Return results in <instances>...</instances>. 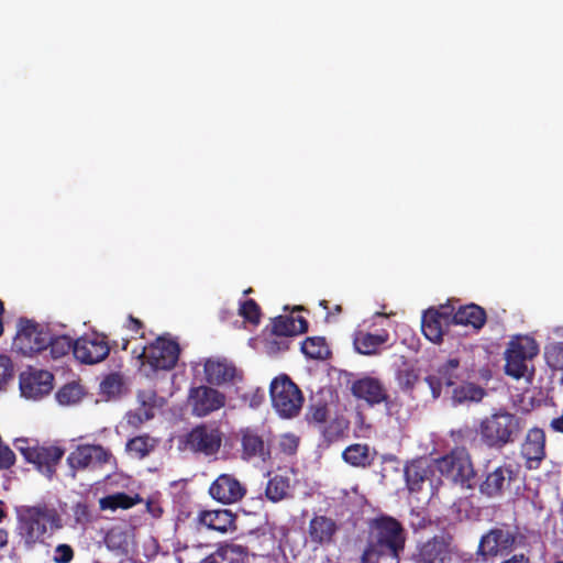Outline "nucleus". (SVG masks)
<instances>
[{"label": "nucleus", "mask_w": 563, "mask_h": 563, "mask_svg": "<svg viewBox=\"0 0 563 563\" xmlns=\"http://www.w3.org/2000/svg\"><path fill=\"white\" fill-rule=\"evenodd\" d=\"M460 361L457 358H450L440 365L434 373L428 375L424 380L428 384L433 399H438L443 390V387H452L459 379Z\"/></svg>", "instance_id": "obj_22"}, {"label": "nucleus", "mask_w": 563, "mask_h": 563, "mask_svg": "<svg viewBox=\"0 0 563 563\" xmlns=\"http://www.w3.org/2000/svg\"><path fill=\"white\" fill-rule=\"evenodd\" d=\"M49 559L53 563H71L75 559V550L68 543H58L52 550Z\"/></svg>", "instance_id": "obj_43"}, {"label": "nucleus", "mask_w": 563, "mask_h": 563, "mask_svg": "<svg viewBox=\"0 0 563 563\" xmlns=\"http://www.w3.org/2000/svg\"><path fill=\"white\" fill-rule=\"evenodd\" d=\"M153 417V408L147 407L145 402H143L141 407L126 413V423L134 429H139L144 422L151 420Z\"/></svg>", "instance_id": "obj_41"}, {"label": "nucleus", "mask_w": 563, "mask_h": 563, "mask_svg": "<svg viewBox=\"0 0 563 563\" xmlns=\"http://www.w3.org/2000/svg\"><path fill=\"white\" fill-rule=\"evenodd\" d=\"M517 472L511 463H504L488 471L479 484V492L488 498L501 497L516 481Z\"/></svg>", "instance_id": "obj_18"}, {"label": "nucleus", "mask_w": 563, "mask_h": 563, "mask_svg": "<svg viewBox=\"0 0 563 563\" xmlns=\"http://www.w3.org/2000/svg\"><path fill=\"white\" fill-rule=\"evenodd\" d=\"M550 428L555 432L563 433V411L561 416L551 420Z\"/></svg>", "instance_id": "obj_56"}, {"label": "nucleus", "mask_w": 563, "mask_h": 563, "mask_svg": "<svg viewBox=\"0 0 563 563\" xmlns=\"http://www.w3.org/2000/svg\"><path fill=\"white\" fill-rule=\"evenodd\" d=\"M222 444V432L213 424L200 423L185 437V448L206 457L216 455Z\"/></svg>", "instance_id": "obj_11"}, {"label": "nucleus", "mask_w": 563, "mask_h": 563, "mask_svg": "<svg viewBox=\"0 0 563 563\" xmlns=\"http://www.w3.org/2000/svg\"><path fill=\"white\" fill-rule=\"evenodd\" d=\"M84 396L82 388L77 383H70L63 386L56 394V399L60 405H73L78 402Z\"/></svg>", "instance_id": "obj_38"}, {"label": "nucleus", "mask_w": 563, "mask_h": 563, "mask_svg": "<svg viewBox=\"0 0 563 563\" xmlns=\"http://www.w3.org/2000/svg\"><path fill=\"white\" fill-rule=\"evenodd\" d=\"M431 311L438 312L439 318L442 319L444 324H455V312L457 309L449 301L445 305H440L439 308H430Z\"/></svg>", "instance_id": "obj_47"}, {"label": "nucleus", "mask_w": 563, "mask_h": 563, "mask_svg": "<svg viewBox=\"0 0 563 563\" xmlns=\"http://www.w3.org/2000/svg\"><path fill=\"white\" fill-rule=\"evenodd\" d=\"M3 311H4L3 302L0 300V335L3 332V322H2Z\"/></svg>", "instance_id": "obj_60"}, {"label": "nucleus", "mask_w": 563, "mask_h": 563, "mask_svg": "<svg viewBox=\"0 0 563 563\" xmlns=\"http://www.w3.org/2000/svg\"><path fill=\"white\" fill-rule=\"evenodd\" d=\"M132 354L140 362V369L151 376L177 365L180 345L169 333H164L142 349H133Z\"/></svg>", "instance_id": "obj_2"}, {"label": "nucleus", "mask_w": 563, "mask_h": 563, "mask_svg": "<svg viewBox=\"0 0 563 563\" xmlns=\"http://www.w3.org/2000/svg\"><path fill=\"white\" fill-rule=\"evenodd\" d=\"M351 394L358 400L374 407L384 404L388 411L393 410L394 401L390 399L384 383L373 376H363L352 382Z\"/></svg>", "instance_id": "obj_13"}, {"label": "nucleus", "mask_w": 563, "mask_h": 563, "mask_svg": "<svg viewBox=\"0 0 563 563\" xmlns=\"http://www.w3.org/2000/svg\"><path fill=\"white\" fill-rule=\"evenodd\" d=\"M388 340L389 333L384 329L375 334L364 330H357L353 334V345L356 352L363 355L378 354Z\"/></svg>", "instance_id": "obj_25"}, {"label": "nucleus", "mask_w": 563, "mask_h": 563, "mask_svg": "<svg viewBox=\"0 0 563 563\" xmlns=\"http://www.w3.org/2000/svg\"><path fill=\"white\" fill-rule=\"evenodd\" d=\"M210 497L219 504L232 505L242 500L247 489L233 474H220L209 486Z\"/></svg>", "instance_id": "obj_17"}, {"label": "nucleus", "mask_w": 563, "mask_h": 563, "mask_svg": "<svg viewBox=\"0 0 563 563\" xmlns=\"http://www.w3.org/2000/svg\"><path fill=\"white\" fill-rule=\"evenodd\" d=\"M203 371L206 380L211 385H223L227 383H233L236 378H242V375L239 373L235 365L225 358L207 360Z\"/></svg>", "instance_id": "obj_24"}, {"label": "nucleus", "mask_w": 563, "mask_h": 563, "mask_svg": "<svg viewBox=\"0 0 563 563\" xmlns=\"http://www.w3.org/2000/svg\"><path fill=\"white\" fill-rule=\"evenodd\" d=\"M266 349L269 354H276L289 349V338L276 336L266 342Z\"/></svg>", "instance_id": "obj_49"}, {"label": "nucleus", "mask_w": 563, "mask_h": 563, "mask_svg": "<svg viewBox=\"0 0 563 563\" xmlns=\"http://www.w3.org/2000/svg\"><path fill=\"white\" fill-rule=\"evenodd\" d=\"M544 357L547 364L552 369L563 372V342H555L547 345Z\"/></svg>", "instance_id": "obj_39"}, {"label": "nucleus", "mask_w": 563, "mask_h": 563, "mask_svg": "<svg viewBox=\"0 0 563 563\" xmlns=\"http://www.w3.org/2000/svg\"><path fill=\"white\" fill-rule=\"evenodd\" d=\"M158 439L148 434L136 435L125 444L126 452L140 460L148 456L158 445Z\"/></svg>", "instance_id": "obj_33"}, {"label": "nucleus", "mask_w": 563, "mask_h": 563, "mask_svg": "<svg viewBox=\"0 0 563 563\" xmlns=\"http://www.w3.org/2000/svg\"><path fill=\"white\" fill-rule=\"evenodd\" d=\"M329 416L328 405L325 402L311 404L307 412L309 423L324 424Z\"/></svg>", "instance_id": "obj_44"}, {"label": "nucleus", "mask_w": 563, "mask_h": 563, "mask_svg": "<svg viewBox=\"0 0 563 563\" xmlns=\"http://www.w3.org/2000/svg\"><path fill=\"white\" fill-rule=\"evenodd\" d=\"M545 443L547 437L543 429L534 427L528 430L520 446V454L528 470L539 468L547 456Z\"/></svg>", "instance_id": "obj_21"}, {"label": "nucleus", "mask_w": 563, "mask_h": 563, "mask_svg": "<svg viewBox=\"0 0 563 563\" xmlns=\"http://www.w3.org/2000/svg\"><path fill=\"white\" fill-rule=\"evenodd\" d=\"M522 419L506 410L484 418L478 428L481 441L492 450H501L514 443L522 431Z\"/></svg>", "instance_id": "obj_3"}, {"label": "nucleus", "mask_w": 563, "mask_h": 563, "mask_svg": "<svg viewBox=\"0 0 563 563\" xmlns=\"http://www.w3.org/2000/svg\"><path fill=\"white\" fill-rule=\"evenodd\" d=\"M252 291V288H249L247 290H245V294H251Z\"/></svg>", "instance_id": "obj_63"}, {"label": "nucleus", "mask_w": 563, "mask_h": 563, "mask_svg": "<svg viewBox=\"0 0 563 563\" xmlns=\"http://www.w3.org/2000/svg\"><path fill=\"white\" fill-rule=\"evenodd\" d=\"M228 550L231 553L238 554L240 556H246L247 555V549L240 544H231L228 547Z\"/></svg>", "instance_id": "obj_58"}, {"label": "nucleus", "mask_w": 563, "mask_h": 563, "mask_svg": "<svg viewBox=\"0 0 563 563\" xmlns=\"http://www.w3.org/2000/svg\"><path fill=\"white\" fill-rule=\"evenodd\" d=\"M501 563H531L530 559L523 554H514L511 558L503 561Z\"/></svg>", "instance_id": "obj_57"}, {"label": "nucleus", "mask_w": 563, "mask_h": 563, "mask_svg": "<svg viewBox=\"0 0 563 563\" xmlns=\"http://www.w3.org/2000/svg\"><path fill=\"white\" fill-rule=\"evenodd\" d=\"M111 347L104 334H85L75 340L74 357L82 364H97L108 357Z\"/></svg>", "instance_id": "obj_14"}, {"label": "nucleus", "mask_w": 563, "mask_h": 563, "mask_svg": "<svg viewBox=\"0 0 563 563\" xmlns=\"http://www.w3.org/2000/svg\"><path fill=\"white\" fill-rule=\"evenodd\" d=\"M487 321V314L483 307L476 303L460 306L455 312V324L471 327L479 331Z\"/></svg>", "instance_id": "obj_29"}, {"label": "nucleus", "mask_w": 563, "mask_h": 563, "mask_svg": "<svg viewBox=\"0 0 563 563\" xmlns=\"http://www.w3.org/2000/svg\"><path fill=\"white\" fill-rule=\"evenodd\" d=\"M452 537L437 534L424 541H418L412 553L413 563H449L452 556Z\"/></svg>", "instance_id": "obj_12"}, {"label": "nucleus", "mask_w": 563, "mask_h": 563, "mask_svg": "<svg viewBox=\"0 0 563 563\" xmlns=\"http://www.w3.org/2000/svg\"><path fill=\"white\" fill-rule=\"evenodd\" d=\"M47 351L53 360L62 358L75 350V340L67 334L54 335L49 332Z\"/></svg>", "instance_id": "obj_35"}, {"label": "nucleus", "mask_w": 563, "mask_h": 563, "mask_svg": "<svg viewBox=\"0 0 563 563\" xmlns=\"http://www.w3.org/2000/svg\"><path fill=\"white\" fill-rule=\"evenodd\" d=\"M125 328L132 332L139 333L141 330H143L144 323L140 319L130 314L128 317Z\"/></svg>", "instance_id": "obj_54"}, {"label": "nucleus", "mask_w": 563, "mask_h": 563, "mask_svg": "<svg viewBox=\"0 0 563 563\" xmlns=\"http://www.w3.org/2000/svg\"><path fill=\"white\" fill-rule=\"evenodd\" d=\"M516 542V533L505 527H496L484 533L479 540L476 554L484 561L499 554L508 553Z\"/></svg>", "instance_id": "obj_15"}, {"label": "nucleus", "mask_w": 563, "mask_h": 563, "mask_svg": "<svg viewBox=\"0 0 563 563\" xmlns=\"http://www.w3.org/2000/svg\"><path fill=\"white\" fill-rule=\"evenodd\" d=\"M449 328L450 325L444 324L442 322V319L439 318L438 312H433L430 309H428L423 313L421 321V330L429 341L433 343L442 342L443 335Z\"/></svg>", "instance_id": "obj_30"}, {"label": "nucleus", "mask_w": 563, "mask_h": 563, "mask_svg": "<svg viewBox=\"0 0 563 563\" xmlns=\"http://www.w3.org/2000/svg\"><path fill=\"white\" fill-rule=\"evenodd\" d=\"M269 394L273 407L280 417L292 418L299 413L303 395L287 375H280L272 380Z\"/></svg>", "instance_id": "obj_5"}, {"label": "nucleus", "mask_w": 563, "mask_h": 563, "mask_svg": "<svg viewBox=\"0 0 563 563\" xmlns=\"http://www.w3.org/2000/svg\"><path fill=\"white\" fill-rule=\"evenodd\" d=\"M290 481L288 476L276 474L266 484L265 496L272 503H278L288 496Z\"/></svg>", "instance_id": "obj_34"}, {"label": "nucleus", "mask_w": 563, "mask_h": 563, "mask_svg": "<svg viewBox=\"0 0 563 563\" xmlns=\"http://www.w3.org/2000/svg\"><path fill=\"white\" fill-rule=\"evenodd\" d=\"M21 529L24 541L30 547L41 540L47 531L44 521L27 517L22 521Z\"/></svg>", "instance_id": "obj_36"}, {"label": "nucleus", "mask_w": 563, "mask_h": 563, "mask_svg": "<svg viewBox=\"0 0 563 563\" xmlns=\"http://www.w3.org/2000/svg\"><path fill=\"white\" fill-rule=\"evenodd\" d=\"M122 387L121 377L118 374H110L103 378L100 384V389L108 396L120 394Z\"/></svg>", "instance_id": "obj_45"}, {"label": "nucleus", "mask_w": 563, "mask_h": 563, "mask_svg": "<svg viewBox=\"0 0 563 563\" xmlns=\"http://www.w3.org/2000/svg\"><path fill=\"white\" fill-rule=\"evenodd\" d=\"M15 448L26 462L32 463L48 478L56 473V466L65 454V450L57 445H31L26 439H18Z\"/></svg>", "instance_id": "obj_7"}, {"label": "nucleus", "mask_w": 563, "mask_h": 563, "mask_svg": "<svg viewBox=\"0 0 563 563\" xmlns=\"http://www.w3.org/2000/svg\"><path fill=\"white\" fill-rule=\"evenodd\" d=\"M112 346H113V347H114V346H118V342H117V341H113Z\"/></svg>", "instance_id": "obj_64"}, {"label": "nucleus", "mask_w": 563, "mask_h": 563, "mask_svg": "<svg viewBox=\"0 0 563 563\" xmlns=\"http://www.w3.org/2000/svg\"><path fill=\"white\" fill-rule=\"evenodd\" d=\"M434 464L441 475L451 482L468 488L472 486L471 481L475 476V471L466 450H452L449 454L434 460Z\"/></svg>", "instance_id": "obj_8"}, {"label": "nucleus", "mask_w": 563, "mask_h": 563, "mask_svg": "<svg viewBox=\"0 0 563 563\" xmlns=\"http://www.w3.org/2000/svg\"><path fill=\"white\" fill-rule=\"evenodd\" d=\"M54 376L48 371L29 368L20 374V390L22 396L37 399L48 395L53 389Z\"/></svg>", "instance_id": "obj_19"}, {"label": "nucleus", "mask_w": 563, "mask_h": 563, "mask_svg": "<svg viewBox=\"0 0 563 563\" xmlns=\"http://www.w3.org/2000/svg\"><path fill=\"white\" fill-rule=\"evenodd\" d=\"M343 433L340 423L336 420L331 421L323 427L322 434L328 443L336 441Z\"/></svg>", "instance_id": "obj_48"}, {"label": "nucleus", "mask_w": 563, "mask_h": 563, "mask_svg": "<svg viewBox=\"0 0 563 563\" xmlns=\"http://www.w3.org/2000/svg\"><path fill=\"white\" fill-rule=\"evenodd\" d=\"M146 510L154 518H159L164 511L159 501L152 499V498L147 499V501H146Z\"/></svg>", "instance_id": "obj_53"}, {"label": "nucleus", "mask_w": 563, "mask_h": 563, "mask_svg": "<svg viewBox=\"0 0 563 563\" xmlns=\"http://www.w3.org/2000/svg\"><path fill=\"white\" fill-rule=\"evenodd\" d=\"M49 330L32 320L20 319L14 346L23 354L32 356L47 351Z\"/></svg>", "instance_id": "obj_9"}, {"label": "nucleus", "mask_w": 563, "mask_h": 563, "mask_svg": "<svg viewBox=\"0 0 563 563\" xmlns=\"http://www.w3.org/2000/svg\"><path fill=\"white\" fill-rule=\"evenodd\" d=\"M280 449L286 454H294L298 448V441L294 435H284L280 440Z\"/></svg>", "instance_id": "obj_52"}, {"label": "nucleus", "mask_w": 563, "mask_h": 563, "mask_svg": "<svg viewBox=\"0 0 563 563\" xmlns=\"http://www.w3.org/2000/svg\"><path fill=\"white\" fill-rule=\"evenodd\" d=\"M142 501L143 498L139 494L129 495L120 492L102 497L99 500V506L102 510L130 509Z\"/></svg>", "instance_id": "obj_31"}, {"label": "nucleus", "mask_w": 563, "mask_h": 563, "mask_svg": "<svg viewBox=\"0 0 563 563\" xmlns=\"http://www.w3.org/2000/svg\"><path fill=\"white\" fill-rule=\"evenodd\" d=\"M13 378V364L9 356L0 355V389Z\"/></svg>", "instance_id": "obj_46"}, {"label": "nucleus", "mask_w": 563, "mask_h": 563, "mask_svg": "<svg viewBox=\"0 0 563 563\" xmlns=\"http://www.w3.org/2000/svg\"><path fill=\"white\" fill-rule=\"evenodd\" d=\"M486 395V391L481 386L473 383H464L456 386L452 390V404L454 406L467 402H479Z\"/></svg>", "instance_id": "obj_32"}, {"label": "nucleus", "mask_w": 563, "mask_h": 563, "mask_svg": "<svg viewBox=\"0 0 563 563\" xmlns=\"http://www.w3.org/2000/svg\"><path fill=\"white\" fill-rule=\"evenodd\" d=\"M68 471L66 476L73 481L78 474L103 470L107 465L117 466V459L111 450L101 444L82 443L74 448L66 457Z\"/></svg>", "instance_id": "obj_4"}, {"label": "nucleus", "mask_w": 563, "mask_h": 563, "mask_svg": "<svg viewBox=\"0 0 563 563\" xmlns=\"http://www.w3.org/2000/svg\"><path fill=\"white\" fill-rule=\"evenodd\" d=\"M407 532L402 523L388 515H380L368 523L367 544L361 555V563H375L383 558L399 563L405 550Z\"/></svg>", "instance_id": "obj_1"}, {"label": "nucleus", "mask_w": 563, "mask_h": 563, "mask_svg": "<svg viewBox=\"0 0 563 563\" xmlns=\"http://www.w3.org/2000/svg\"><path fill=\"white\" fill-rule=\"evenodd\" d=\"M308 331V321L301 317L278 316L272 320V334L290 338Z\"/></svg>", "instance_id": "obj_28"}, {"label": "nucleus", "mask_w": 563, "mask_h": 563, "mask_svg": "<svg viewBox=\"0 0 563 563\" xmlns=\"http://www.w3.org/2000/svg\"><path fill=\"white\" fill-rule=\"evenodd\" d=\"M396 380L404 391H411L419 382V374L412 366H406L397 371Z\"/></svg>", "instance_id": "obj_40"}, {"label": "nucleus", "mask_w": 563, "mask_h": 563, "mask_svg": "<svg viewBox=\"0 0 563 563\" xmlns=\"http://www.w3.org/2000/svg\"><path fill=\"white\" fill-rule=\"evenodd\" d=\"M301 352L312 360H323L330 353L325 340L320 336L307 338L301 343Z\"/></svg>", "instance_id": "obj_37"}, {"label": "nucleus", "mask_w": 563, "mask_h": 563, "mask_svg": "<svg viewBox=\"0 0 563 563\" xmlns=\"http://www.w3.org/2000/svg\"><path fill=\"white\" fill-rule=\"evenodd\" d=\"M239 434L242 460L266 463L272 459V439L268 432L257 427H246L242 428Z\"/></svg>", "instance_id": "obj_10"}, {"label": "nucleus", "mask_w": 563, "mask_h": 563, "mask_svg": "<svg viewBox=\"0 0 563 563\" xmlns=\"http://www.w3.org/2000/svg\"><path fill=\"white\" fill-rule=\"evenodd\" d=\"M339 526L336 521L325 515H316L308 526V536L317 547L329 545L334 542Z\"/></svg>", "instance_id": "obj_23"}, {"label": "nucleus", "mask_w": 563, "mask_h": 563, "mask_svg": "<svg viewBox=\"0 0 563 563\" xmlns=\"http://www.w3.org/2000/svg\"><path fill=\"white\" fill-rule=\"evenodd\" d=\"M129 344H130V340L129 339H122L121 349L123 351H125L128 349Z\"/></svg>", "instance_id": "obj_61"}, {"label": "nucleus", "mask_w": 563, "mask_h": 563, "mask_svg": "<svg viewBox=\"0 0 563 563\" xmlns=\"http://www.w3.org/2000/svg\"><path fill=\"white\" fill-rule=\"evenodd\" d=\"M9 543V532L7 529L0 528V549H3Z\"/></svg>", "instance_id": "obj_59"}, {"label": "nucleus", "mask_w": 563, "mask_h": 563, "mask_svg": "<svg viewBox=\"0 0 563 563\" xmlns=\"http://www.w3.org/2000/svg\"><path fill=\"white\" fill-rule=\"evenodd\" d=\"M411 517L412 519L410 521V526L415 532H417L418 530L426 529L432 523L429 518L421 516L420 512L412 511Z\"/></svg>", "instance_id": "obj_51"}, {"label": "nucleus", "mask_w": 563, "mask_h": 563, "mask_svg": "<svg viewBox=\"0 0 563 563\" xmlns=\"http://www.w3.org/2000/svg\"><path fill=\"white\" fill-rule=\"evenodd\" d=\"M376 455V450L369 448V445L365 443L350 444L342 452L343 461L346 464L358 468L371 467L375 461Z\"/></svg>", "instance_id": "obj_27"}, {"label": "nucleus", "mask_w": 563, "mask_h": 563, "mask_svg": "<svg viewBox=\"0 0 563 563\" xmlns=\"http://www.w3.org/2000/svg\"><path fill=\"white\" fill-rule=\"evenodd\" d=\"M539 353V345L528 335H518L509 343L505 352V373L516 379L527 376L528 361Z\"/></svg>", "instance_id": "obj_6"}, {"label": "nucleus", "mask_w": 563, "mask_h": 563, "mask_svg": "<svg viewBox=\"0 0 563 563\" xmlns=\"http://www.w3.org/2000/svg\"><path fill=\"white\" fill-rule=\"evenodd\" d=\"M189 402L195 416L206 417L225 405V396L210 386L202 385L190 389Z\"/></svg>", "instance_id": "obj_20"}, {"label": "nucleus", "mask_w": 563, "mask_h": 563, "mask_svg": "<svg viewBox=\"0 0 563 563\" xmlns=\"http://www.w3.org/2000/svg\"><path fill=\"white\" fill-rule=\"evenodd\" d=\"M140 338H141V339H145V333H144V332H141V333H140Z\"/></svg>", "instance_id": "obj_62"}, {"label": "nucleus", "mask_w": 563, "mask_h": 563, "mask_svg": "<svg viewBox=\"0 0 563 563\" xmlns=\"http://www.w3.org/2000/svg\"><path fill=\"white\" fill-rule=\"evenodd\" d=\"M239 313L252 324L261 321V308L254 299H247L240 305Z\"/></svg>", "instance_id": "obj_42"}, {"label": "nucleus", "mask_w": 563, "mask_h": 563, "mask_svg": "<svg viewBox=\"0 0 563 563\" xmlns=\"http://www.w3.org/2000/svg\"><path fill=\"white\" fill-rule=\"evenodd\" d=\"M432 466L428 459L420 457L410 461L405 466V478L410 492H419L422 484L432 475Z\"/></svg>", "instance_id": "obj_26"}, {"label": "nucleus", "mask_w": 563, "mask_h": 563, "mask_svg": "<svg viewBox=\"0 0 563 563\" xmlns=\"http://www.w3.org/2000/svg\"><path fill=\"white\" fill-rule=\"evenodd\" d=\"M51 508H48L46 505H37L29 507L25 512L27 518L37 519L41 521H45L46 516L48 515V511Z\"/></svg>", "instance_id": "obj_50"}, {"label": "nucleus", "mask_w": 563, "mask_h": 563, "mask_svg": "<svg viewBox=\"0 0 563 563\" xmlns=\"http://www.w3.org/2000/svg\"><path fill=\"white\" fill-rule=\"evenodd\" d=\"M45 521L48 522L54 528L58 529L62 527L60 517H59L58 512L56 511V509H54V508H51V510L48 511V515L46 516Z\"/></svg>", "instance_id": "obj_55"}, {"label": "nucleus", "mask_w": 563, "mask_h": 563, "mask_svg": "<svg viewBox=\"0 0 563 563\" xmlns=\"http://www.w3.org/2000/svg\"><path fill=\"white\" fill-rule=\"evenodd\" d=\"M236 520V514L230 509H202L198 511L195 525L198 530L206 529L220 534H227L238 530Z\"/></svg>", "instance_id": "obj_16"}]
</instances>
